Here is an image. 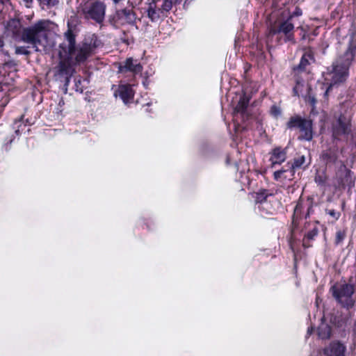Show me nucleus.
Returning <instances> with one entry per match:
<instances>
[{
    "mask_svg": "<svg viewBox=\"0 0 356 356\" xmlns=\"http://www.w3.org/2000/svg\"><path fill=\"white\" fill-rule=\"evenodd\" d=\"M65 40L60 44L58 49L59 63L56 67V74L68 76L75 65L83 63L95 52L96 44L83 42L76 44L75 35L69 29L64 34Z\"/></svg>",
    "mask_w": 356,
    "mask_h": 356,
    "instance_id": "nucleus-1",
    "label": "nucleus"
},
{
    "mask_svg": "<svg viewBox=\"0 0 356 356\" xmlns=\"http://www.w3.org/2000/svg\"><path fill=\"white\" fill-rule=\"evenodd\" d=\"M57 25L48 19H41L23 29L21 40L31 44L36 51L49 53L56 45Z\"/></svg>",
    "mask_w": 356,
    "mask_h": 356,
    "instance_id": "nucleus-2",
    "label": "nucleus"
},
{
    "mask_svg": "<svg viewBox=\"0 0 356 356\" xmlns=\"http://www.w3.org/2000/svg\"><path fill=\"white\" fill-rule=\"evenodd\" d=\"M355 50V48L349 47L344 55L333 63L332 70L325 75V80L327 81V84H329L325 92V95L334 85L346 80L348 76V68L354 58Z\"/></svg>",
    "mask_w": 356,
    "mask_h": 356,
    "instance_id": "nucleus-3",
    "label": "nucleus"
},
{
    "mask_svg": "<svg viewBox=\"0 0 356 356\" xmlns=\"http://www.w3.org/2000/svg\"><path fill=\"white\" fill-rule=\"evenodd\" d=\"M342 156V151L334 148L325 150L321 154V159L325 165L328 168L334 167L336 169V176L340 185H343L348 181L351 173L341 159Z\"/></svg>",
    "mask_w": 356,
    "mask_h": 356,
    "instance_id": "nucleus-4",
    "label": "nucleus"
},
{
    "mask_svg": "<svg viewBox=\"0 0 356 356\" xmlns=\"http://www.w3.org/2000/svg\"><path fill=\"white\" fill-rule=\"evenodd\" d=\"M106 6L99 0H83L80 6L81 12L87 19H92L98 23L104 19Z\"/></svg>",
    "mask_w": 356,
    "mask_h": 356,
    "instance_id": "nucleus-5",
    "label": "nucleus"
},
{
    "mask_svg": "<svg viewBox=\"0 0 356 356\" xmlns=\"http://www.w3.org/2000/svg\"><path fill=\"white\" fill-rule=\"evenodd\" d=\"M332 296L341 306L351 307L355 304L353 299L354 286L349 284H335L331 289Z\"/></svg>",
    "mask_w": 356,
    "mask_h": 356,
    "instance_id": "nucleus-6",
    "label": "nucleus"
},
{
    "mask_svg": "<svg viewBox=\"0 0 356 356\" xmlns=\"http://www.w3.org/2000/svg\"><path fill=\"white\" fill-rule=\"evenodd\" d=\"M289 129L298 128L300 131L299 138L301 140H310L312 138V122L302 119L299 117H293L287 123Z\"/></svg>",
    "mask_w": 356,
    "mask_h": 356,
    "instance_id": "nucleus-7",
    "label": "nucleus"
},
{
    "mask_svg": "<svg viewBox=\"0 0 356 356\" xmlns=\"http://www.w3.org/2000/svg\"><path fill=\"white\" fill-rule=\"evenodd\" d=\"M350 131V116L341 115L333 124V137L338 140L345 138Z\"/></svg>",
    "mask_w": 356,
    "mask_h": 356,
    "instance_id": "nucleus-8",
    "label": "nucleus"
},
{
    "mask_svg": "<svg viewBox=\"0 0 356 356\" xmlns=\"http://www.w3.org/2000/svg\"><path fill=\"white\" fill-rule=\"evenodd\" d=\"M305 76L302 75H296V86L293 89V95L296 96L302 95L305 97V99H308V101L312 104L314 105L316 103V99L314 97H312L309 94L310 88L308 84L305 83L304 77Z\"/></svg>",
    "mask_w": 356,
    "mask_h": 356,
    "instance_id": "nucleus-9",
    "label": "nucleus"
},
{
    "mask_svg": "<svg viewBox=\"0 0 356 356\" xmlns=\"http://www.w3.org/2000/svg\"><path fill=\"white\" fill-rule=\"evenodd\" d=\"M294 25L290 22V19L282 22L278 29H272L270 34L283 33L285 35L286 41H293Z\"/></svg>",
    "mask_w": 356,
    "mask_h": 356,
    "instance_id": "nucleus-10",
    "label": "nucleus"
},
{
    "mask_svg": "<svg viewBox=\"0 0 356 356\" xmlns=\"http://www.w3.org/2000/svg\"><path fill=\"white\" fill-rule=\"evenodd\" d=\"M118 71L120 73L131 72L134 74H138L142 71V66L137 60L129 58L120 63Z\"/></svg>",
    "mask_w": 356,
    "mask_h": 356,
    "instance_id": "nucleus-11",
    "label": "nucleus"
},
{
    "mask_svg": "<svg viewBox=\"0 0 356 356\" xmlns=\"http://www.w3.org/2000/svg\"><path fill=\"white\" fill-rule=\"evenodd\" d=\"M314 60L311 51H306L302 56L300 64L294 68L296 75L307 76L306 67Z\"/></svg>",
    "mask_w": 356,
    "mask_h": 356,
    "instance_id": "nucleus-12",
    "label": "nucleus"
},
{
    "mask_svg": "<svg viewBox=\"0 0 356 356\" xmlns=\"http://www.w3.org/2000/svg\"><path fill=\"white\" fill-rule=\"evenodd\" d=\"M115 97L119 96L124 104H128L134 97V91L129 85H120L114 92Z\"/></svg>",
    "mask_w": 356,
    "mask_h": 356,
    "instance_id": "nucleus-13",
    "label": "nucleus"
},
{
    "mask_svg": "<svg viewBox=\"0 0 356 356\" xmlns=\"http://www.w3.org/2000/svg\"><path fill=\"white\" fill-rule=\"evenodd\" d=\"M346 347L339 342H332L325 348L324 353L326 356H344Z\"/></svg>",
    "mask_w": 356,
    "mask_h": 356,
    "instance_id": "nucleus-14",
    "label": "nucleus"
},
{
    "mask_svg": "<svg viewBox=\"0 0 356 356\" xmlns=\"http://www.w3.org/2000/svg\"><path fill=\"white\" fill-rule=\"evenodd\" d=\"M286 151L280 147L273 149L270 159L272 164L274 165L283 163L286 160Z\"/></svg>",
    "mask_w": 356,
    "mask_h": 356,
    "instance_id": "nucleus-15",
    "label": "nucleus"
},
{
    "mask_svg": "<svg viewBox=\"0 0 356 356\" xmlns=\"http://www.w3.org/2000/svg\"><path fill=\"white\" fill-rule=\"evenodd\" d=\"M147 12V16L152 22H157L161 17H163L161 13V9L156 8V5L154 1H152L149 4Z\"/></svg>",
    "mask_w": 356,
    "mask_h": 356,
    "instance_id": "nucleus-16",
    "label": "nucleus"
},
{
    "mask_svg": "<svg viewBox=\"0 0 356 356\" xmlns=\"http://www.w3.org/2000/svg\"><path fill=\"white\" fill-rule=\"evenodd\" d=\"M249 100V97H247L245 94L240 97V99L234 108V118L238 114H241L242 115H244L245 109L248 106Z\"/></svg>",
    "mask_w": 356,
    "mask_h": 356,
    "instance_id": "nucleus-17",
    "label": "nucleus"
},
{
    "mask_svg": "<svg viewBox=\"0 0 356 356\" xmlns=\"http://www.w3.org/2000/svg\"><path fill=\"white\" fill-rule=\"evenodd\" d=\"M331 334L330 327L324 323H322L318 327V335L322 339H328Z\"/></svg>",
    "mask_w": 356,
    "mask_h": 356,
    "instance_id": "nucleus-18",
    "label": "nucleus"
},
{
    "mask_svg": "<svg viewBox=\"0 0 356 356\" xmlns=\"http://www.w3.org/2000/svg\"><path fill=\"white\" fill-rule=\"evenodd\" d=\"M172 8V0H163V3L160 8L161 13L163 16L166 17L167 13H169V11Z\"/></svg>",
    "mask_w": 356,
    "mask_h": 356,
    "instance_id": "nucleus-19",
    "label": "nucleus"
},
{
    "mask_svg": "<svg viewBox=\"0 0 356 356\" xmlns=\"http://www.w3.org/2000/svg\"><path fill=\"white\" fill-rule=\"evenodd\" d=\"M42 9L50 8L58 3V0H38Z\"/></svg>",
    "mask_w": 356,
    "mask_h": 356,
    "instance_id": "nucleus-20",
    "label": "nucleus"
},
{
    "mask_svg": "<svg viewBox=\"0 0 356 356\" xmlns=\"http://www.w3.org/2000/svg\"><path fill=\"white\" fill-rule=\"evenodd\" d=\"M305 156H300L294 159L293 163L290 167L293 170L297 168H300L303 166L305 163Z\"/></svg>",
    "mask_w": 356,
    "mask_h": 356,
    "instance_id": "nucleus-21",
    "label": "nucleus"
},
{
    "mask_svg": "<svg viewBox=\"0 0 356 356\" xmlns=\"http://www.w3.org/2000/svg\"><path fill=\"white\" fill-rule=\"evenodd\" d=\"M268 195L269 194L266 190L260 191L259 193H257L256 202L262 203L266 200Z\"/></svg>",
    "mask_w": 356,
    "mask_h": 356,
    "instance_id": "nucleus-22",
    "label": "nucleus"
},
{
    "mask_svg": "<svg viewBox=\"0 0 356 356\" xmlns=\"http://www.w3.org/2000/svg\"><path fill=\"white\" fill-rule=\"evenodd\" d=\"M15 51L16 54L18 55H29L30 51L28 49V47L24 46H17L15 48Z\"/></svg>",
    "mask_w": 356,
    "mask_h": 356,
    "instance_id": "nucleus-23",
    "label": "nucleus"
},
{
    "mask_svg": "<svg viewBox=\"0 0 356 356\" xmlns=\"http://www.w3.org/2000/svg\"><path fill=\"white\" fill-rule=\"evenodd\" d=\"M8 98L6 96V92L0 91V106H5L8 103Z\"/></svg>",
    "mask_w": 356,
    "mask_h": 356,
    "instance_id": "nucleus-24",
    "label": "nucleus"
},
{
    "mask_svg": "<svg viewBox=\"0 0 356 356\" xmlns=\"http://www.w3.org/2000/svg\"><path fill=\"white\" fill-rule=\"evenodd\" d=\"M345 232L343 231H338L336 233V239L335 242L337 244H339L345 238Z\"/></svg>",
    "mask_w": 356,
    "mask_h": 356,
    "instance_id": "nucleus-25",
    "label": "nucleus"
},
{
    "mask_svg": "<svg viewBox=\"0 0 356 356\" xmlns=\"http://www.w3.org/2000/svg\"><path fill=\"white\" fill-rule=\"evenodd\" d=\"M281 109L277 106H273L270 108V113L274 116V117H278L281 115Z\"/></svg>",
    "mask_w": 356,
    "mask_h": 356,
    "instance_id": "nucleus-26",
    "label": "nucleus"
},
{
    "mask_svg": "<svg viewBox=\"0 0 356 356\" xmlns=\"http://www.w3.org/2000/svg\"><path fill=\"white\" fill-rule=\"evenodd\" d=\"M286 170H277V171H275L274 172V178L275 180H279L282 175H283L284 172H285Z\"/></svg>",
    "mask_w": 356,
    "mask_h": 356,
    "instance_id": "nucleus-27",
    "label": "nucleus"
},
{
    "mask_svg": "<svg viewBox=\"0 0 356 356\" xmlns=\"http://www.w3.org/2000/svg\"><path fill=\"white\" fill-rule=\"evenodd\" d=\"M327 213L333 217L335 220H337L340 216L339 213L338 212H336L334 210L332 209V210H329L327 211Z\"/></svg>",
    "mask_w": 356,
    "mask_h": 356,
    "instance_id": "nucleus-28",
    "label": "nucleus"
},
{
    "mask_svg": "<svg viewBox=\"0 0 356 356\" xmlns=\"http://www.w3.org/2000/svg\"><path fill=\"white\" fill-rule=\"evenodd\" d=\"M317 230L316 229H314L312 231H311L307 234V236L308 238L312 239L315 236L317 235Z\"/></svg>",
    "mask_w": 356,
    "mask_h": 356,
    "instance_id": "nucleus-29",
    "label": "nucleus"
},
{
    "mask_svg": "<svg viewBox=\"0 0 356 356\" xmlns=\"http://www.w3.org/2000/svg\"><path fill=\"white\" fill-rule=\"evenodd\" d=\"M301 15H302V10L300 8H296V10L293 12V13L290 16V17L289 19H290V20H291L293 16H300Z\"/></svg>",
    "mask_w": 356,
    "mask_h": 356,
    "instance_id": "nucleus-30",
    "label": "nucleus"
},
{
    "mask_svg": "<svg viewBox=\"0 0 356 356\" xmlns=\"http://www.w3.org/2000/svg\"><path fill=\"white\" fill-rule=\"evenodd\" d=\"M23 1V3H24V5L27 7V8H29L31 7L33 0H22Z\"/></svg>",
    "mask_w": 356,
    "mask_h": 356,
    "instance_id": "nucleus-31",
    "label": "nucleus"
},
{
    "mask_svg": "<svg viewBox=\"0 0 356 356\" xmlns=\"http://www.w3.org/2000/svg\"><path fill=\"white\" fill-rule=\"evenodd\" d=\"M300 208H301V203L298 202L294 209L295 213H298L299 211L300 210Z\"/></svg>",
    "mask_w": 356,
    "mask_h": 356,
    "instance_id": "nucleus-32",
    "label": "nucleus"
},
{
    "mask_svg": "<svg viewBox=\"0 0 356 356\" xmlns=\"http://www.w3.org/2000/svg\"><path fill=\"white\" fill-rule=\"evenodd\" d=\"M3 46H4V42L1 38H0V53H3Z\"/></svg>",
    "mask_w": 356,
    "mask_h": 356,
    "instance_id": "nucleus-33",
    "label": "nucleus"
},
{
    "mask_svg": "<svg viewBox=\"0 0 356 356\" xmlns=\"http://www.w3.org/2000/svg\"><path fill=\"white\" fill-rule=\"evenodd\" d=\"M313 332V327H309L308 330H307V334L309 335L312 333Z\"/></svg>",
    "mask_w": 356,
    "mask_h": 356,
    "instance_id": "nucleus-34",
    "label": "nucleus"
},
{
    "mask_svg": "<svg viewBox=\"0 0 356 356\" xmlns=\"http://www.w3.org/2000/svg\"><path fill=\"white\" fill-rule=\"evenodd\" d=\"M120 1H121V0H113V3H114L115 4L118 3Z\"/></svg>",
    "mask_w": 356,
    "mask_h": 356,
    "instance_id": "nucleus-35",
    "label": "nucleus"
},
{
    "mask_svg": "<svg viewBox=\"0 0 356 356\" xmlns=\"http://www.w3.org/2000/svg\"><path fill=\"white\" fill-rule=\"evenodd\" d=\"M2 3H5L8 1V0H0Z\"/></svg>",
    "mask_w": 356,
    "mask_h": 356,
    "instance_id": "nucleus-36",
    "label": "nucleus"
},
{
    "mask_svg": "<svg viewBox=\"0 0 356 356\" xmlns=\"http://www.w3.org/2000/svg\"><path fill=\"white\" fill-rule=\"evenodd\" d=\"M180 1H181V0H175V3H180Z\"/></svg>",
    "mask_w": 356,
    "mask_h": 356,
    "instance_id": "nucleus-37",
    "label": "nucleus"
}]
</instances>
